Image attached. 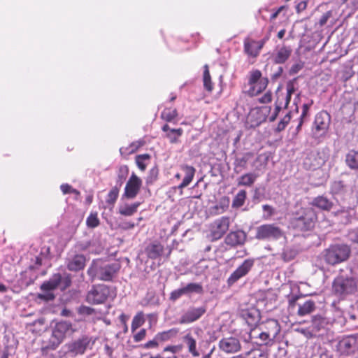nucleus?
<instances>
[{"instance_id": "1", "label": "nucleus", "mask_w": 358, "mask_h": 358, "mask_svg": "<svg viewBox=\"0 0 358 358\" xmlns=\"http://www.w3.org/2000/svg\"><path fill=\"white\" fill-rule=\"evenodd\" d=\"M358 278L355 276L351 267L347 268L345 272L341 270L332 282L331 291L333 294L339 299H345L348 296L355 294L357 291Z\"/></svg>"}, {"instance_id": "2", "label": "nucleus", "mask_w": 358, "mask_h": 358, "mask_svg": "<svg viewBox=\"0 0 358 358\" xmlns=\"http://www.w3.org/2000/svg\"><path fill=\"white\" fill-rule=\"evenodd\" d=\"M121 268L120 262L94 259L87 269V275L92 280L113 282Z\"/></svg>"}, {"instance_id": "3", "label": "nucleus", "mask_w": 358, "mask_h": 358, "mask_svg": "<svg viewBox=\"0 0 358 358\" xmlns=\"http://www.w3.org/2000/svg\"><path fill=\"white\" fill-rule=\"evenodd\" d=\"M71 284V277L68 275L62 276L61 273L53 274L48 280L45 281L41 285V293L38 294V299L45 301H52L55 296L53 291L59 288L61 290H65Z\"/></svg>"}, {"instance_id": "4", "label": "nucleus", "mask_w": 358, "mask_h": 358, "mask_svg": "<svg viewBox=\"0 0 358 358\" xmlns=\"http://www.w3.org/2000/svg\"><path fill=\"white\" fill-rule=\"evenodd\" d=\"M332 324L331 318L316 315L312 317L311 324L306 328H299L297 331L307 338L319 337L330 328Z\"/></svg>"}, {"instance_id": "5", "label": "nucleus", "mask_w": 358, "mask_h": 358, "mask_svg": "<svg viewBox=\"0 0 358 358\" xmlns=\"http://www.w3.org/2000/svg\"><path fill=\"white\" fill-rule=\"evenodd\" d=\"M329 156L330 150L328 148L311 150L303 159V167L311 171L319 169L327 162Z\"/></svg>"}, {"instance_id": "6", "label": "nucleus", "mask_w": 358, "mask_h": 358, "mask_svg": "<svg viewBox=\"0 0 358 358\" xmlns=\"http://www.w3.org/2000/svg\"><path fill=\"white\" fill-rule=\"evenodd\" d=\"M350 248L346 244H335L324 251V261L329 265H336L346 261L350 255Z\"/></svg>"}, {"instance_id": "7", "label": "nucleus", "mask_w": 358, "mask_h": 358, "mask_svg": "<svg viewBox=\"0 0 358 358\" xmlns=\"http://www.w3.org/2000/svg\"><path fill=\"white\" fill-rule=\"evenodd\" d=\"M266 332L260 330L259 332L256 329H251L249 334L242 337L243 342L250 343L252 348L266 350L273 345L275 341L271 337H268Z\"/></svg>"}, {"instance_id": "8", "label": "nucleus", "mask_w": 358, "mask_h": 358, "mask_svg": "<svg viewBox=\"0 0 358 358\" xmlns=\"http://www.w3.org/2000/svg\"><path fill=\"white\" fill-rule=\"evenodd\" d=\"M72 330L70 322L61 321L57 322L52 329V336L48 345L43 349L54 350L63 342L67 334Z\"/></svg>"}, {"instance_id": "9", "label": "nucleus", "mask_w": 358, "mask_h": 358, "mask_svg": "<svg viewBox=\"0 0 358 358\" xmlns=\"http://www.w3.org/2000/svg\"><path fill=\"white\" fill-rule=\"evenodd\" d=\"M317 217L315 210L310 207L301 209L294 218L293 224L301 231H308L315 224Z\"/></svg>"}, {"instance_id": "10", "label": "nucleus", "mask_w": 358, "mask_h": 358, "mask_svg": "<svg viewBox=\"0 0 358 358\" xmlns=\"http://www.w3.org/2000/svg\"><path fill=\"white\" fill-rule=\"evenodd\" d=\"M331 115L326 110L317 113L315 117L311 128L312 137L314 139H320L324 137L329 129Z\"/></svg>"}, {"instance_id": "11", "label": "nucleus", "mask_w": 358, "mask_h": 358, "mask_svg": "<svg viewBox=\"0 0 358 358\" xmlns=\"http://www.w3.org/2000/svg\"><path fill=\"white\" fill-rule=\"evenodd\" d=\"M110 294V287L103 284L93 285L87 292L86 301L92 305L104 303Z\"/></svg>"}, {"instance_id": "12", "label": "nucleus", "mask_w": 358, "mask_h": 358, "mask_svg": "<svg viewBox=\"0 0 358 358\" xmlns=\"http://www.w3.org/2000/svg\"><path fill=\"white\" fill-rule=\"evenodd\" d=\"M337 351L342 355H352L358 352V334L343 336L337 343Z\"/></svg>"}, {"instance_id": "13", "label": "nucleus", "mask_w": 358, "mask_h": 358, "mask_svg": "<svg viewBox=\"0 0 358 358\" xmlns=\"http://www.w3.org/2000/svg\"><path fill=\"white\" fill-rule=\"evenodd\" d=\"M92 338L83 335L70 343H66L64 347L66 348V354L71 357H76L83 355L89 347Z\"/></svg>"}, {"instance_id": "14", "label": "nucleus", "mask_w": 358, "mask_h": 358, "mask_svg": "<svg viewBox=\"0 0 358 358\" xmlns=\"http://www.w3.org/2000/svg\"><path fill=\"white\" fill-rule=\"evenodd\" d=\"M255 259H245L237 268L231 273L227 279V285L231 287L242 278L246 276L255 266Z\"/></svg>"}, {"instance_id": "15", "label": "nucleus", "mask_w": 358, "mask_h": 358, "mask_svg": "<svg viewBox=\"0 0 358 358\" xmlns=\"http://www.w3.org/2000/svg\"><path fill=\"white\" fill-rule=\"evenodd\" d=\"M282 236V230L275 224H265L257 228L256 238L259 240H278Z\"/></svg>"}, {"instance_id": "16", "label": "nucleus", "mask_w": 358, "mask_h": 358, "mask_svg": "<svg viewBox=\"0 0 358 358\" xmlns=\"http://www.w3.org/2000/svg\"><path fill=\"white\" fill-rule=\"evenodd\" d=\"M65 262L68 270L78 272L85 268L86 257L83 254L70 250L67 254Z\"/></svg>"}, {"instance_id": "17", "label": "nucleus", "mask_w": 358, "mask_h": 358, "mask_svg": "<svg viewBox=\"0 0 358 358\" xmlns=\"http://www.w3.org/2000/svg\"><path fill=\"white\" fill-rule=\"evenodd\" d=\"M220 351L226 354H234L241 351L242 348L241 340L236 336L222 338L218 343Z\"/></svg>"}, {"instance_id": "18", "label": "nucleus", "mask_w": 358, "mask_h": 358, "mask_svg": "<svg viewBox=\"0 0 358 358\" xmlns=\"http://www.w3.org/2000/svg\"><path fill=\"white\" fill-rule=\"evenodd\" d=\"M230 224V217L223 216L214 221L211 228V238L213 241L220 239L228 231Z\"/></svg>"}, {"instance_id": "19", "label": "nucleus", "mask_w": 358, "mask_h": 358, "mask_svg": "<svg viewBox=\"0 0 358 358\" xmlns=\"http://www.w3.org/2000/svg\"><path fill=\"white\" fill-rule=\"evenodd\" d=\"M206 312V307H189L180 317V324H190L200 319Z\"/></svg>"}, {"instance_id": "20", "label": "nucleus", "mask_w": 358, "mask_h": 358, "mask_svg": "<svg viewBox=\"0 0 358 358\" xmlns=\"http://www.w3.org/2000/svg\"><path fill=\"white\" fill-rule=\"evenodd\" d=\"M141 185V180L133 173L126 184L122 198L134 199L138 194Z\"/></svg>"}, {"instance_id": "21", "label": "nucleus", "mask_w": 358, "mask_h": 358, "mask_svg": "<svg viewBox=\"0 0 358 358\" xmlns=\"http://www.w3.org/2000/svg\"><path fill=\"white\" fill-rule=\"evenodd\" d=\"M240 317L245 321L251 329L256 327L261 319L259 310L255 307L242 309L240 312Z\"/></svg>"}, {"instance_id": "22", "label": "nucleus", "mask_w": 358, "mask_h": 358, "mask_svg": "<svg viewBox=\"0 0 358 358\" xmlns=\"http://www.w3.org/2000/svg\"><path fill=\"white\" fill-rule=\"evenodd\" d=\"M331 193L334 196L336 200H345L350 195V191L349 187L344 184L341 180H336L331 183Z\"/></svg>"}, {"instance_id": "23", "label": "nucleus", "mask_w": 358, "mask_h": 358, "mask_svg": "<svg viewBox=\"0 0 358 358\" xmlns=\"http://www.w3.org/2000/svg\"><path fill=\"white\" fill-rule=\"evenodd\" d=\"M164 245L158 241L150 242L145 248L146 256L151 259H159L163 255Z\"/></svg>"}, {"instance_id": "24", "label": "nucleus", "mask_w": 358, "mask_h": 358, "mask_svg": "<svg viewBox=\"0 0 358 358\" xmlns=\"http://www.w3.org/2000/svg\"><path fill=\"white\" fill-rule=\"evenodd\" d=\"M247 235L243 230L231 231L227 235L224 242L231 247H236L244 244Z\"/></svg>"}, {"instance_id": "25", "label": "nucleus", "mask_w": 358, "mask_h": 358, "mask_svg": "<svg viewBox=\"0 0 358 358\" xmlns=\"http://www.w3.org/2000/svg\"><path fill=\"white\" fill-rule=\"evenodd\" d=\"M180 169L184 173L183 180L178 186L174 187L173 188L180 189V194H182V189L187 187L193 180L195 176L196 169L192 166L187 164H182L180 166Z\"/></svg>"}, {"instance_id": "26", "label": "nucleus", "mask_w": 358, "mask_h": 358, "mask_svg": "<svg viewBox=\"0 0 358 358\" xmlns=\"http://www.w3.org/2000/svg\"><path fill=\"white\" fill-rule=\"evenodd\" d=\"M251 152H245L241 155H236L234 157V172L236 174L241 173L243 171L247 169L248 162L252 157Z\"/></svg>"}, {"instance_id": "27", "label": "nucleus", "mask_w": 358, "mask_h": 358, "mask_svg": "<svg viewBox=\"0 0 358 358\" xmlns=\"http://www.w3.org/2000/svg\"><path fill=\"white\" fill-rule=\"evenodd\" d=\"M292 51L290 47L283 45L272 54L271 59L275 64H284L289 58Z\"/></svg>"}, {"instance_id": "28", "label": "nucleus", "mask_w": 358, "mask_h": 358, "mask_svg": "<svg viewBox=\"0 0 358 358\" xmlns=\"http://www.w3.org/2000/svg\"><path fill=\"white\" fill-rule=\"evenodd\" d=\"M264 332H266L268 335V337H271L274 341L276 336L280 331V326L276 320H269L266 321L264 327L261 329Z\"/></svg>"}, {"instance_id": "29", "label": "nucleus", "mask_w": 358, "mask_h": 358, "mask_svg": "<svg viewBox=\"0 0 358 358\" xmlns=\"http://www.w3.org/2000/svg\"><path fill=\"white\" fill-rule=\"evenodd\" d=\"M310 204L319 209L327 211L330 210L334 205L333 202L324 196H317L313 199Z\"/></svg>"}, {"instance_id": "30", "label": "nucleus", "mask_w": 358, "mask_h": 358, "mask_svg": "<svg viewBox=\"0 0 358 358\" xmlns=\"http://www.w3.org/2000/svg\"><path fill=\"white\" fill-rule=\"evenodd\" d=\"M346 166L352 171L358 170V151L354 149L350 150L345 156Z\"/></svg>"}, {"instance_id": "31", "label": "nucleus", "mask_w": 358, "mask_h": 358, "mask_svg": "<svg viewBox=\"0 0 358 358\" xmlns=\"http://www.w3.org/2000/svg\"><path fill=\"white\" fill-rule=\"evenodd\" d=\"M183 341L186 344L189 353L193 357H198L200 356L201 353L199 351L196 349V341L194 338L191 335V334H187L183 337Z\"/></svg>"}, {"instance_id": "32", "label": "nucleus", "mask_w": 358, "mask_h": 358, "mask_svg": "<svg viewBox=\"0 0 358 358\" xmlns=\"http://www.w3.org/2000/svg\"><path fill=\"white\" fill-rule=\"evenodd\" d=\"M268 84V79L266 77H264L260 80L257 82L255 85L250 87L247 93L250 96H256L262 93L266 88Z\"/></svg>"}, {"instance_id": "33", "label": "nucleus", "mask_w": 358, "mask_h": 358, "mask_svg": "<svg viewBox=\"0 0 358 358\" xmlns=\"http://www.w3.org/2000/svg\"><path fill=\"white\" fill-rule=\"evenodd\" d=\"M257 177L258 175L255 173H245L237 178V185L239 187H252L257 180Z\"/></svg>"}, {"instance_id": "34", "label": "nucleus", "mask_w": 358, "mask_h": 358, "mask_svg": "<svg viewBox=\"0 0 358 358\" xmlns=\"http://www.w3.org/2000/svg\"><path fill=\"white\" fill-rule=\"evenodd\" d=\"M297 314L299 316H306L310 314L315 310V303L313 300H307L303 303H298Z\"/></svg>"}, {"instance_id": "35", "label": "nucleus", "mask_w": 358, "mask_h": 358, "mask_svg": "<svg viewBox=\"0 0 358 358\" xmlns=\"http://www.w3.org/2000/svg\"><path fill=\"white\" fill-rule=\"evenodd\" d=\"M141 205L140 202H135L131 204L120 205L118 207V212L120 215L124 216H131L137 212L138 208Z\"/></svg>"}, {"instance_id": "36", "label": "nucleus", "mask_w": 358, "mask_h": 358, "mask_svg": "<svg viewBox=\"0 0 358 358\" xmlns=\"http://www.w3.org/2000/svg\"><path fill=\"white\" fill-rule=\"evenodd\" d=\"M185 292V296H190L192 294H203V287L201 283L189 282L183 285Z\"/></svg>"}, {"instance_id": "37", "label": "nucleus", "mask_w": 358, "mask_h": 358, "mask_svg": "<svg viewBox=\"0 0 358 358\" xmlns=\"http://www.w3.org/2000/svg\"><path fill=\"white\" fill-rule=\"evenodd\" d=\"M244 50L246 54L252 57H257L260 50L256 44V41H244Z\"/></svg>"}, {"instance_id": "38", "label": "nucleus", "mask_w": 358, "mask_h": 358, "mask_svg": "<svg viewBox=\"0 0 358 358\" xmlns=\"http://www.w3.org/2000/svg\"><path fill=\"white\" fill-rule=\"evenodd\" d=\"M203 83L205 90L208 92H211L213 90V84L211 81V77L210 75L208 66L207 64H205L203 66Z\"/></svg>"}, {"instance_id": "39", "label": "nucleus", "mask_w": 358, "mask_h": 358, "mask_svg": "<svg viewBox=\"0 0 358 358\" xmlns=\"http://www.w3.org/2000/svg\"><path fill=\"white\" fill-rule=\"evenodd\" d=\"M280 87H278L276 90L275 94H276V101L275 103V109L272 115L269 117V121L273 122L277 118L280 111L281 109L284 107L283 106V102L280 99V96L279 95V90Z\"/></svg>"}, {"instance_id": "40", "label": "nucleus", "mask_w": 358, "mask_h": 358, "mask_svg": "<svg viewBox=\"0 0 358 358\" xmlns=\"http://www.w3.org/2000/svg\"><path fill=\"white\" fill-rule=\"evenodd\" d=\"M247 197V193L246 191L244 189L240 190L236 195L234 196L233 201H232V207L233 208H240L241 207L246 199Z\"/></svg>"}, {"instance_id": "41", "label": "nucleus", "mask_w": 358, "mask_h": 358, "mask_svg": "<svg viewBox=\"0 0 358 358\" xmlns=\"http://www.w3.org/2000/svg\"><path fill=\"white\" fill-rule=\"evenodd\" d=\"M119 192L120 189L113 187L108 193L106 199V203L110 207V208L114 207V205L118 198Z\"/></svg>"}, {"instance_id": "42", "label": "nucleus", "mask_w": 358, "mask_h": 358, "mask_svg": "<svg viewBox=\"0 0 358 358\" xmlns=\"http://www.w3.org/2000/svg\"><path fill=\"white\" fill-rule=\"evenodd\" d=\"M128 174V169L126 166H121L119 169V172L117 174V178L116 179V184L114 187H117L120 189L122 184L127 178Z\"/></svg>"}, {"instance_id": "43", "label": "nucleus", "mask_w": 358, "mask_h": 358, "mask_svg": "<svg viewBox=\"0 0 358 358\" xmlns=\"http://www.w3.org/2000/svg\"><path fill=\"white\" fill-rule=\"evenodd\" d=\"M50 253V248L47 245H44L41 248L40 253L38 255H36L35 258V264L36 266H40L42 264L43 259L48 258Z\"/></svg>"}, {"instance_id": "44", "label": "nucleus", "mask_w": 358, "mask_h": 358, "mask_svg": "<svg viewBox=\"0 0 358 358\" xmlns=\"http://www.w3.org/2000/svg\"><path fill=\"white\" fill-rule=\"evenodd\" d=\"M177 330L175 329H171L167 331H164L157 333V336H159L161 343L163 344L164 343L169 341L173 337H174L177 334Z\"/></svg>"}, {"instance_id": "45", "label": "nucleus", "mask_w": 358, "mask_h": 358, "mask_svg": "<svg viewBox=\"0 0 358 358\" xmlns=\"http://www.w3.org/2000/svg\"><path fill=\"white\" fill-rule=\"evenodd\" d=\"M183 130L181 128L172 129L166 134V136L169 139L170 143H175L178 141L179 137L182 135Z\"/></svg>"}, {"instance_id": "46", "label": "nucleus", "mask_w": 358, "mask_h": 358, "mask_svg": "<svg viewBox=\"0 0 358 358\" xmlns=\"http://www.w3.org/2000/svg\"><path fill=\"white\" fill-rule=\"evenodd\" d=\"M145 322V319L143 317V313H137L133 318L131 329L134 332L138 328L141 327Z\"/></svg>"}, {"instance_id": "47", "label": "nucleus", "mask_w": 358, "mask_h": 358, "mask_svg": "<svg viewBox=\"0 0 358 358\" xmlns=\"http://www.w3.org/2000/svg\"><path fill=\"white\" fill-rule=\"evenodd\" d=\"M177 115L176 109L165 108L161 113V117L166 122H172Z\"/></svg>"}, {"instance_id": "48", "label": "nucleus", "mask_w": 358, "mask_h": 358, "mask_svg": "<svg viewBox=\"0 0 358 358\" xmlns=\"http://www.w3.org/2000/svg\"><path fill=\"white\" fill-rule=\"evenodd\" d=\"M159 175V169L157 165L153 166L150 171L146 177V184L152 185L153 184L158 178Z\"/></svg>"}, {"instance_id": "49", "label": "nucleus", "mask_w": 358, "mask_h": 358, "mask_svg": "<svg viewBox=\"0 0 358 358\" xmlns=\"http://www.w3.org/2000/svg\"><path fill=\"white\" fill-rule=\"evenodd\" d=\"M162 343L157 334H155L154 338L143 345L145 349H156L158 348Z\"/></svg>"}, {"instance_id": "50", "label": "nucleus", "mask_w": 358, "mask_h": 358, "mask_svg": "<svg viewBox=\"0 0 358 358\" xmlns=\"http://www.w3.org/2000/svg\"><path fill=\"white\" fill-rule=\"evenodd\" d=\"M263 78L264 77H262V72L259 70H253L250 72L248 80V85L252 87Z\"/></svg>"}, {"instance_id": "51", "label": "nucleus", "mask_w": 358, "mask_h": 358, "mask_svg": "<svg viewBox=\"0 0 358 358\" xmlns=\"http://www.w3.org/2000/svg\"><path fill=\"white\" fill-rule=\"evenodd\" d=\"M150 158V155L148 154H143V155H137L136 157V162L141 171H145L146 169V164L145 161L148 160Z\"/></svg>"}, {"instance_id": "52", "label": "nucleus", "mask_w": 358, "mask_h": 358, "mask_svg": "<svg viewBox=\"0 0 358 358\" xmlns=\"http://www.w3.org/2000/svg\"><path fill=\"white\" fill-rule=\"evenodd\" d=\"M86 224L89 228H95L99 224L97 213H91L86 220Z\"/></svg>"}, {"instance_id": "53", "label": "nucleus", "mask_w": 358, "mask_h": 358, "mask_svg": "<svg viewBox=\"0 0 358 358\" xmlns=\"http://www.w3.org/2000/svg\"><path fill=\"white\" fill-rule=\"evenodd\" d=\"M299 77L294 78L292 80H289L287 82L286 84V90L287 92L289 93V94H293L297 90V80Z\"/></svg>"}, {"instance_id": "54", "label": "nucleus", "mask_w": 358, "mask_h": 358, "mask_svg": "<svg viewBox=\"0 0 358 358\" xmlns=\"http://www.w3.org/2000/svg\"><path fill=\"white\" fill-rule=\"evenodd\" d=\"M291 120V115L290 113H287L278 122L276 131L280 132L285 129L288 123Z\"/></svg>"}, {"instance_id": "55", "label": "nucleus", "mask_w": 358, "mask_h": 358, "mask_svg": "<svg viewBox=\"0 0 358 358\" xmlns=\"http://www.w3.org/2000/svg\"><path fill=\"white\" fill-rule=\"evenodd\" d=\"M185 295V288L183 285L182 284V286L176 289L171 292L170 294V300L175 301L180 299L181 296Z\"/></svg>"}, {"instance_id": "56", "label": "nucleus", "mask_w": 358, "mask_h": 358, "mask_svg": "<svg viewBox=\"0 0 358 358\" xmlns=\"http://www.w3.org/2000/svg\"><path fill=\"white\" fill-rule=\"evenodd\" d=\"M262 209L264 212L263 215V218L264 220L270 219L275 213V208L268 204L263 205Z\"/></svg>"}, {"instance_id": "57", "label": "nucleus", "mask_w": 358, "mask_h": 358, "mask_svg": "<svg viewBox=\"0 0 358 358\" xmlns=\"http://www.w3.org/2000/svg\"><path fill=\"white\" fill-rule=\"evenodd\" d=\"M60 189L64 194H73L75 195H79L80 192L76 189L73 188L70 185L67 183L62 184L60 186Z\"/></svg>"}, {"instance_id": "58", "label": "nucleus", "mask_w": 358, "mask_h": 358, "mask_svg": "<svg viewBox=\"0 0 358 358\" xmlns=\"http://www.w3.org/2000/svg\"><path fill=\"white\" fill-rule=\"evenodd\" d=\"M96 313L95 309L84 305L80 306L78 308V313L80 315H92Z\"/></svg>"}, {"instance_id": "59", "label": "nucleus", "mask_w": 358, "mask_h": 358, "mask_svg": "<svg viewBox=\"0 0 358 358\" xmlns=\"http://www.w3.org/2000/svg\"><path fill=\"white\" fill-rule=\"evenodd\" d=\"M345 236L348 241L358 245V229L349 230Z\"/></svg>"}, {"instance_id": "60", "label": "nucleus", "mask_w": 358, "mask_h": 358, "mask_svg": "<svg viewBox=\"0 0 358 358\" xmlns=\"http://www.w3.org/2000/svg\"><path fill=\"white\" fill-rule=\"evenodd\" d=\"M181 349H182L181 345H167L165 348H164V349L162 350V353L169 352H171L172 354L175 355V354L179 352L181 350Z\"/></svg>"}, {"instance_id": "61", "label": "nucleus", "mask_w": 358, "mask_h": 358, "mask_svg": "<svg viewBox=\"0 0 358 358\" xmlns=\"http://www.w3.org/2000/svg\"><path fill=\"white\" fill-rule=\"evenodd\" d=\"M313 104V101L310 100L309 103H304L302 106V113L299 117V119L305 120V118L307 117L309 110L311 107V106Z\"/></svg>"}, {"instance_id": "62", "label": "nucleus", "mask_w": 358, "mask_h": 358, "mask_svg": "<svg viewBox=\"0 0 358 358\" xmlns=\"http://www.w3.org/2000/svg\"><path fill=\"white\" fill-rule=\"evenodd\" d=\"M332 16V11L331 10H328L327 12L324 13L322 16L320 18L319 21H318V24L320 26V27H323L324 26L327 21L329 20V19Z\"/></svg>"}, {"instance_id": "63", "label": "nucleus", "mask_w": 358, "mask_h": 358, "mask_svg": "<svg viewBox=\"0 0 358 358\" xmlns=\"http://www.w3.org/2000/svg\"><path fill=\"white\" fill-rule=\"evenodd\" d=\"M90 245L89 243H82L79 242L77 243L73 248H72L71 250H73L77 253H79V252L86 250Z\"/></svg>"}, {"instance_id": "64", "label": "nucleus", "mask_w": 358, "mask_h": 358, "mask_svg": "<svg viewBox=\"0 0 358 358\" xmlns=\"http://www.w3.org/2000/svg\"><path fill=\"white\" fill-rule=\"evenodd\" d=\"M303 67V63H296L293 64L289 70V74L290 76L298 73Z\"/></svg>"}]
</instances>
